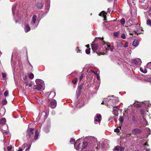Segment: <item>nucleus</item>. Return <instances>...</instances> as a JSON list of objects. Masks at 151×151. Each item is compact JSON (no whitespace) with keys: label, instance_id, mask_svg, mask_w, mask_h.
<instances>
[{"label":"nucleus","instance_id":"obj_1","mask_svg":"<svg viewBox=\"0 0 151 151\" xmlns=\"http://www.w3.org/2000/svg\"><path fill=\"white\" fill-rule=\"evenodd\" d=\"M35 81L37 85L34 86L35 89L39 90L42 88V87L44 86V82L43 81L40 79H37Z\"/></svg>","mask_w":151,"mask_h":151},{"label":"nucleus","instance_id":"obj_2","mask_svg":"<svg viewBox=\"0 0 151 151\" xmlns=\"http://www.w3.org/2000/svg\"><path fill=\"white\" fill-rule=\"evenodd\" d=\"M78 141L77 140V141L74 145V146L76 149L78 150H81L82 149L85 148L87 146V143L86 142H84L83 143H79L78 146L77 148L76 147V145L77 144V142Z\"/></svg>","mask_w":151,"mask_h":151},{"label":"nucleus","instance_id":"obj_3","mask_svg":"<svg viewBox=\"0 0 151 151\" xmlns=\"http://www.w3.org/2000/svg\"><path fill=\"white\" fill-rule=\"evenodd\" d=\"M34 129L29 128L27 131V136L28 139H31L33 136Z\"/></svg>","mask_w":151,"mask_h":151},{"label":"nucleus","instance_id":"obj_4","mask_svg":"<svg viewBox=\"0 0 151 151\" xmlns=\"http://www.w3.org/2000/svg\"><path fill=\"white\" fill-rule=\"evenodd\" d=\"M115 98H116L114 97L113 96H108L107 98L104 99V101H109L110 103L113 102V104L111 105L112 106H113V105H114V103H115L116 102Z\"/></svg>","mask_w":151,"mask_h":151},{"label":"nucleus","instance_id":"obj_5","mask_svg":"<svg viewBox=\"0 0 151 151\" xmlns=\"http://www.w3.org/2000/svg\"><path fill=\"white\" fill-rule=\"evenodd\" d=\"M37 18V16L36 15H33L32 20L31 22V25L32 26V27L35 29L37 27V24H35Z\"/></svg>","mask_w":151,"mask_h":151},{"label":"nucleus","instance_id":"obj_6","mask_svg":"<svg viewBox=\"0 0 151 151\" xmlns=\"http://www.w3.org/2000/svg\"><path fill=\"white\" fill-rule=\"evenodd\" d=\"M101 116L100 114H97L96 115V117L94 118V123L95 124H97V122H99L101 120Z\"/></svg>","mask_w":151,"mask_h":151},{"label":"nucleus","instance_id":"obj_7","mask_svg":"<svg viewBox=\"0 0 151 151\" xmlns=\"http://www.w3.org/2000/svg\"><path fill=\"white\" fill-rule=\"evenodd\" d=\"M132 63L136 65H140L142 63V61L140 59L137 58L133 60Z\"/></svg>","mask_w":151,"mask_h":151},{"label":"nucleus","instance_id":"obj_8","mask_svg":"<svg viewBox=\"0 0 151 151\" xmlns=\"http://www.w3.org/2000/svg\"><path fill=\"white\" fill-rule=\"evenodd\" d=\"M90 139L92 143V145H95L97 143V141L96 138L93 137H90Z\"/></svg>","mask_w":151,"mask_h":151},{"label":"nucleus","instance_id":"obj_9","mask_svg":"<svg viewBox=\"0 0 151 151\" xmlns=\"http://www.w3.org/2000/svg\"><path fill=\"white\" fill-rule=\"evenodd\" d=\"M124 148L121 146H116L113 150V151H123Z\"/></svg>","mask_w":151,"mask_h":151},{"label":"nucleus","instance_id":"obj_10","mask_svg":"<svg viewBox=\"0 0 151 151\" xmlns=\"http://www.w3.org/2000/svg\"><path fill=\"white\" fill-rule=\"evenodd\" d=\"M56 101L55 100H53L50 102V106L52 108H54L56 107Z\"/></svg>","mask_w":151,"mask_h":151},{"label":"nucleus","instance_id":"obj_11","mask_svg":"<svg viewBox=\"0 0 151 151\" xmlns=\"http://www.w3.org/2000/svg\"><path fill=\"white\" fill-rule=\"evenodd\" d=\"M141 132L142 130L139 129H135L132 130L133 133L134 134H139L141 133Z\"/></svg>","mask_w":151,"mask_h":151},{"label":"nucleus","instance_id":"obj_12","mask_svg":"<svg viewBox=\"0 0 151 151\" xmlns=\"http://www.w3.org/2000/svg\"><path fill=\"white\" fill-rule=\"evenodd\" d=\"M91 47L92 50L94 51L97 50L98 48V45L96 44H93L92 45Z\"/></svg>","mask_w":151,"mask_h":151},{"label":"nucleus","instance_id":"obj_13","mask_svg":"<svg viewBox=\"0 0 151 151\" xmlns=\"http://www.w3.org/2000/svg\"><path fill=\"white\" fill-rule=\"evenodd\" d=\"M139 42L137 40H135L133 41L132 45L133 46L136 47L138 46L139 45Z\"/></svg>","mask_w":151,"mask_h":151},{"label":"nucleus","instance_id":"obj_14","mask_svg":"<svg viewBox=\"0 0 151 151\" xmlns=\"http://www.w3.org/2000/svg\"><path fill=\"white\" fill-rule=\"evenodd\" d=\"M106 12L104 11L100 13L99 14V15L100 16H103L104 18V20H106Z\"/></svg>","mask_w":151,"mask_h":151},{"label":"nucleus","instance_id":"obj_15","mask_svg":"<svg viewBox=\"0 0 151 151\" xmlns=\"http://www.w3.org/2000/svg\"><path fill=\"white\" fill-rule=\"evenodd\" d=\"M6 120L4 118H2L0 120V124H5Z\"/></svg>","mask_w":151,"mask_h":151},{"label":"nucleus","instance_id":"obj_16","mask_svg":"<svg viewBox=\"0 0 151 151\" xmlns=\"http://www.w3.org/2000/svg\"><path fill=\"white\" fill-rule=\"evenodd\" d=\"M30 27L28 25H25L24 27V30L26 32H27L30 30Z\"/></svg>","mask_w":151,"mask_h":151},{"label":"nucleus","instance_id":"obj_17","mask_svg":"<svg viewBox=\"0 0 151 151\" xmlns=\"http://www.w3.org/2000/svg\"><path fill=\"white\" fill-rule=\"evenodd\" d=\"M133 104L134 105V106L137 108H139L140 107L142 106V104L140 103H139V102H138L137 103H134Z\"/></svg>","mask_w":151,"mask_h":151},{"label":"nucleus","instance_id":"obj_18","mask_svg":"<svg viewBox=\"0 0 151 151\" xmlns=\"http://www.w3.org/2000/svg\"><path fill=\"white\" fill-rule=\"evenodd\" d=\"M43 6V4L42 3H39L37 5V7L40 9L42 8Z\"/></svg>","mask_w":151,"mask_h":151},{"label":"nucleus","instance_id":"obj_19","mask_svg":"<svg viewBox=\"0 0 151 151\" xmlns=\"http://www.w3.org/2000/svg\"><path fill=\"white\" fill-rule=\"evenodd\" d=\"M107 47L106 48V50H108L109 49H110L111 51H112L114 49V47L113 46L111 47L110 45H107Z\"/></svg>","mask_w":151,"mask_h":151},{"label":"nucleus","instance_id":"obj_20","mask_svg":"<svg viewBox=\"0 0 151 151\" xmlns=\"http://www.w3.org/2000/svg\"><path fill=\"white\" fill-rule=\"evenodd\" d=\"M39 135V132L37 130L35 133V135L34 137V139L36 140L38 137Z\"/></svg>","mask_w":151,"mask_h":151},{"label":"nucleus","instance_id":"obj_21","mask_svg":"<svg viewBox=\"0 0 151 151\" xmlns=\"http://www.w3.org/2000/svg\"><path fill=\"white\" fill-rule=\"evenodd\" d=\"M147 24L148 25L151 27V20L148 19L147 21Z\"/></svg>","mask_w":151,"mask_h":151},{"label":"nucleus","instance_id":"obj_22","mask_svg":"<svg viewBox=\"0 0 151 151\" xmlns=\"http://www.w3.org/2000/svg\"><path fill=\"white\" fill-rule=\"evenodd\" d=\"M120 22L122 25H123L125 22V19L124 18L122 19L120 21Z\"/></svg>","mask_w":151,"mask_h":151},{"label":"nucleus","instance_id":"obj_23","mask_svg":"<svg viewBox=\"0 0 151 151\" xmlns=\"http://www.w3.org/2000/svg\"><path fill=\"white\" fill-rule=\"evenodd\" d=\"M29 78L30 79H32L34 77V75L33 73H31L29 75Z\"/></svg>","mask_w":151,"mask_h":151},{"label":"nucleus","instance_id":"obj_24","mask_svg":"<svg viewBox=\"0 0 151 151\" xmlns=\"http://www.w3.org/2000/svg\"><path fill=\"white\" fill-rule=\"evenodd\" d=\"M119 35V32H115L114 33V36L116 37H118Z\"/></svg>","mask_w":151,"mask_h":151},{"label":"nucleus","instance_id":"obj_25","mask_svg":"<svg viewBox=\"0 0 151 151\" xmlns=\"http://www.w3.org/2000/svg\"><path fill=\"white\" fill-rule=\"evenodd\" d=\"M97 146L96 147V149L97 150H98V148H100V147L101 148H103V147H104V145H101V146L100 147V146H98L99 145V143L97 144Z\"/></svg>","mask_w":151,"mask_h":151},{"label":"nucleus","instance_id":"obj_26","mask_svg":"<svg viewBox=\"0 0 151 151\" xmlns=\"http://www.w3.org/2000/svg\"><path fill=\"white\" fill-rule=\"evenodd\" d=\"M51 95L53 96V97H54L55 96V93L54 92H52L50 95V96H51Z\"/></svg>","mask_w":151,"mask_h":151},{"label":"nucleus","instance_id":"obj_27","mask_svg":"<svg viewBox=\"0 0 151 151\" xmlns=\"http://www.w3.org/2000/svg\"><path fill=\"white\" fill-rule=\"evenodd\" d=\"M2 104L3 105H5L7 103V101L6 100L4 99L2 101Z\"/></svg>","mask_w":151,"mask_h":151},{"label":"nucleus","instance_id":"obj_28","mask_svg":"<svg viewBox=\"0 0 151 151\" xmlns=\"http://www.w3.org/2000/svg\"><path fill=\"white\" fill-rule=\"evenodd\" d=\"M118 46L119 47H121L123 46V45L121 42H119L118 43Z\"/></svg>","mask_w":151,"mask_h":151},{"label":"nucleus","instance_id":"obj_29","mask_svg":"<svg viewBox=\"0 0 151 151\" xmlns=\"http://www.w3.org/2000/svg\"><path fill=\"white\" fill-rule=\"evenodd\" d=\"M90 49H86V53L88 54H89L90 52Z\"/></svg>","mask_w":151,"mask_h":151},{"label":"nucleus","instance_id":"obj_30","mask_svg":"<svg viewBox=\"0 0 151 151\" xmlns=\"http://www.w3.org/2000/svg\"><path fill=\"white\" fill-rule=\"evenodd\" d=\"M119 120L120 122L122 123L123 122L124 118L122 116H120Z\"/></svg>","mask_w":151,"mask_h":151},{"label":"nucleus","instance_id":"obj_31","mask_svg":"<svg viewBox=\"0 0 151 151\" xmlns=\"http://www.w3.org/2000/svg\"><path fill=\"white\" fill-rule=\"evenodd\" d=\"M77 78H76L75 79H74L72 81L73 83L74 84H76L77 83Z\"/></svg>","mask_w":151,"mask_h":151},{"label":"nucleus","instance_id":"obj_32","mask_svg":"<svg viewBox=\"0 0 151 151\" xmlns=\"http://www.w3.org/2000/svg\"><path fill=\"white\" fill-rule=\"evenodd\" d=\"M83 85H80L79 87L78 88V91H80L82 89Z\"/></svg>","mask_w":151,"mask_h":151},{"label":"nucleus","instance_id":"obj_33","mask_svg":"<svg viewBox=\"0 0 151 151\" xmlns=\"http://www.w3.org/2000/svg\"><path fill=\"white\" fill-rule=\"evenodd\" d=\"M8 91H5L4 93V95L6 97L8 96Z\"/></svg>","mask_w":151,"mask_h":151},{"label":"nucleus","instance_id":"obj_34","mask_svg":"<svg viewBox=\"0 0 151 151\" xmlns=\"http://www.w3.org/2000/svg\"><path fill=\"white\" fill-rule=\"evenodd\" d=\"M44 131L46 133H48L49 132V129L48 128H46L44 129Z\"/></svg>","mask_w":151,"mask_h":151},{"label":"nucleus","instance_id":"obj_35","mask_svg":"<svg viewBox=\"0 0 151 151\" xmlns=\"http://www.w3.org/2000/svg\"><path fill=\"white\" fill-rule=\"evenodd\" d=\"M2 77L4 78H6V74L5 73H2Z\"/></svg>","mask_w":151,"mask_h":151},{"label":"nucleus","instance_id":"obj_36","mask_svg":"<svg viewBox=\"0 0 151 151\" xmlns=\"http://www.w3.org/2000/svg\"><path fill=\"white\" fill-rule=\"evenodd\" d=\"M140 70L141 72H142L144 73H146L147 72V71L146 70H145L144 71H143V69L142 68H140Z\"/></svg>","mask_w":151,"mask_h":151},{"label":"nucleus","instance_id":"obj_37","mask_svg":"<svg viewBox=\"0 0 151 151\" xmlns=\"http://www.w3.org/2000/svg\"><path fill=\"white\" fill-rule=\"evenodd\" d=\"M121 37L123 39H125L126 38V36L124 34H122Z\"/></svg>","mask_w":151,"mask_h":151},{"label":"nucleus","instance_id":"obj_38","mask_svg":"<svg viewBox=\"0 0 151 151\" xmlns=\"http://www.w3.org/2000/svg\"><path fill=\"white\" fill-rule=\"evenodd\" d=\"M75 141V140L74 139L71 138L70 139V142L71 143L73 144L74 142Z\"/></svg>","mask_w":151,"mask_h":151},{"label":"nucleus","instance_id":"obj_39","mask_svg":"<svg viewBox=\"0 0 151 151\" xmlns=\"http://www.w3.org/2000/svg\"><path fill=\"white\" fill-rule=\"evenodd\" d=\"M96 53L99 55H104V54H105V53L104 52H96Z\"/></svg>","mask_w":151,"mask_h":151},{"label":"nucleus","instance_id":"obj_40","mask_svg":"<svg viewBox=\"0 0 151 151\" xmlns=\"http://www.w3.org/2000/svg\"><path fill=\"white\" fill-rule=\"evenodd\" d=\"M12 147L11 145L8 146L7 147V150L9 151H10L11 149H12Z\"/></svg>","mask_w":151,"mask_h":151},{"label":"nucleus","instance_id":"obj_41","mask_svg":"<svg viewBox=\"0 0 151 151\" xmlns=\"http://www.w3.org/2000/svg\"><path fill=\"white\" fill-rule=\"evenodd\" d=\"M149 15L151 17V7L150 8V9L148 12Z\"/></svg>","mask_w":151,"mask_h":151},{"label":"nucleus","instance_id":"obj_42","mask_svg":"<svg viewBox=\"0 0 151 151\" xmlns=\"http://www.w3.org/2000/svg\"><path fill=\"white\" fill-rule=\"evenodd\" d=\"M114 132H117V133H118V132H119L120 130H119V129L116 128V129H114Z\"/></svg>","mask_w":151,"mask_h":151},{"label":"nucleus","instance_id":"obj_43","mask_svg":"<svg viewBox=\"0 0 151 151\" xmlns=\"http://www.w3.org/2000/svg\"><path fill=\"white\" fill-rule=\"evenodd\" d=\"M15 6H13L12 7V12L13 14L14 13V9H15Z\"/></svg>","mask_w":151,"mask_h":151},{"label":"nucleus","instance_id":"obj_44","mask_svg":"<svg viewBox=\"0 0 151 151\" xmlns=\"http://www.w3.org/2000/svg\"><path fill=\"white\" fill-rule=\"evenodd\" d=\"M113 113L115 115H117V111H113Z\"/></svg>","mask_w":151,"mask_h":151},{"label":"nucleus","instance_id":"obj_45","mask_svg":"<svg viewBox=\"0 0 151 151\" xmlns=\"http://www.w3.org/2000/svg\"><path fill=\"white\" fill-rule=\"evenodd\" d=\"M83 78V76L82 74H81L79 78V81H81L82 79Z\"/></svg>","mask_w":151,"mask_h":151},{"label":"nucleus","instance_id":"obj_46","mask_svg":"<svg viewBox=\"0 0 151 151\" xmlns=\"http://www.w3.org/2000/svg\"><path fill=\"white\" fill-rule=\"evenodd\" d=\"M31 146L30 145H29L28 148L26 149V151H28L29 150L30 148V147Z\"/></svg>","mask_w":151,"mask_h":151},{"label":"nucleus","instance_id":"obj_47","mask_svg":"<svg viewBox=\"0 0 151 151\" xmlns=\"http://www.w3.org/2000/svg\"><path fill=\"white\" fill-rule=\"evenodd\" d=\"M80 94H81L80 91H78V92L77 94L78 96H79Z\"/></svg>","mask_w":151,"mask_h":151},{"label":"nucleus","instance_id":"obj_48","mask_svg":"<svg viewBox=\"0 0 151 151\" xmlns=\"http://www.w3.org/2000/svg\"><path fill=\"white\" fill-rule=\"evenodd\" d=\"M24 83L26 84V86H28L29 84V83L27 82H25Z\"/></svg>","mask_w":151,"mask_h":151},{"label":"nucleus","instance_id":"obj_49","mask_svg":"<svg viewBox=\"0 0 151 151\" xmlns=\"http://www.w3.org/2000/svg\"><path fill=\"white\" fill-rule=\"evenodd\" d=\"M124 47H128V44L127 42L126 43V44L124 45Z\"/></svg>","mask_w":151,"mask_h":151},{"label":"nucleus","instance_id":"obj_50","mask_svg":"<svg viewBox=\"0 0 151 151\" xmlns=\"http://www.w3.org/2000/svg\"><path fill=\"white\" fill-rule=\"evenodd\" d=\"M28 86L29 87H31L32 86V84L31 83H29Z\"/></svg>","mask_w":151,"mask_h":151},{"label":"nucleus","instance_id":"obj_51","mask_svg":"<svg viewBox=\"0 0 151 151\" xmlns=\"http://www.w3.org/2000/svg\"><path fill=\"white\" fill-rule=\"evenodd\" d=\"M22 149L21 148H20L17 151H22Z\"/></svg>","mask_w":151,"mask_h":151},{"label":"nucleus","instance_id":"obj_52","mask_svg":"<svg viewBox=\"0 0 151 151\" xmlns=\"http://www.w3.org/2000/svg\"><path fill=\"white\" fill-rule=\"evenodd\" d=\"M150 149H146V151H150Z\"/></svg>","mask_w":151,"mask_h":151},{"label":"nucleus","instance_id":"obj_53","mask_svg":"<svg viewBox=\"0 0 151 151\" xmlns=\"http://www.w3.org/2000/svg\"><path fill=\"white\" fill-rule=\"evenodd\" d=\"M96 74L97 75V73H96ZM97 79H98V80H99V76H98V75H97Z\"/></svg>","mask_w":151,"mask_h":151},{"label":"nucleus","instance_id":"obj_54","mask_svg":"<svg viewBox=\"0 0 151 151\" xmlns=\"http://www.w3.org/2000/svg\"><path fill=\"white\" fill-rule=\"evenodd\" d=\"M45 118H47V117L46 116V115H47V112H46L45 113Z\"/></svg>","mask_w":151,"mask_h":151},{"label":"nucleus","instance_id":"obj_55","mask_svg":"<svg viewBox=\"0 0 151 151\" xmlns=\"http://www.w3.org/2000/svg\"><path fill=\"white\" fill-rule=\"evenodd\" d=\"M86 46L88 47V48L89 47V44L88 45H86Z\"/></svg>","mask_w":151,"mask_h":151},{"label":"nucleus","instance_id":"obj_56","mask_svg":"<svg viewBox=\"0 0 151 151\" xmlns=\"http://www.w3.org/2000/svg\"><path fill=\"white\" fill-rule=\"evenodd\" d=\"M146 145H147V146H149V145L148 144H147V143H146L145 144V145L146 146Z\"/></svg>","mask_w":151,"mask_h":151},{"label":"nucleus","instance_id":"obj_57","mask_svg":"<svg viewBox=\"0 0 151 151\" xmlns=\"http://www.w3.org/2000/svg\"><path fill=\"white\" fill-rule=\"evenodd\" d=\"M92 72L94 73L95 74H96V73L95 72V71H92Z\"/></svg>","mask_w":151,"mask_h":151},{"label":"nucleus","instance_id":"obj_58","mask_svg":"<svg viewBox=\"0 0 151 151\" xmlns=\"http://www.w3.org/2000/svg\"><path fill=\"white\" fill-rule=\"evenodd\" d=\"M78 51H77V52H80V51H81V50H78Z\"/></svg>","mask_w":151,"mask_h":151},{"label":"nucleus","instance_id":"obj_59","mask_svg":"<svg viewBox=\"0 0 151 151\" xmlns=\"http://www.w3.org/2000/svg\"><path fill=\"white\" fill-rule=\"evenodd\" d=\"M4 132L6 133V134H8V132L7 131H5Z\"/></svg>","mask_w":151,"mask_h":151},{"label":"nucleus","instance_id":"obj_60","mask_svg":"<svg viewBox=\"0 0 151 151\" xmlns=\"http://www.w3.org/2000/svg\"><path fill=\"white\" fill-rule=\"evenodd\" d=\"M104 101H103V102L101 103V104H104Z\"/></svg>","mask_w":151,"mask_h":151},{"label":"nucleus","instance_id":"obj_61","mask_svg":"<svg viewBox=\"0 0 151 151\" xmlns=\"http://www.w3.org/2000/svg\"><path fill=\"white\" fill-rule=\"evenodd\" d=\"M130 35H133V34H132V33H130Z\"/></svg>","mask_w":151,"mask_h":151},{"label":"nucleus","instance_id":"obj_62","mask_svg":"<svg viewBox=\"0 0 151 151\" xmlns=\"http://www.w3.org/2000/svg\"><path fill=\"white\" fill-rule=\"evenodd\" d=\"M116 107V108H117L116 106H115V107H114H114Z\"/></svg>","mask_w":151,"mask_h":151},{"label":"nucleus","instance_id":"obj_63","mask_svg":"<svg viewBox=\"0 0 151 151\" xmlns=\"http://www.w3.org/2000/svg\"><path fill=\"white\" fill-rule=\"evenodd\" d=\"M30 65H31V66H32V65H31V64H30Z\"/></svg>","mask_w":151,"mask_h":151},{"label":"nucleus","instance_id":"obj_64","mask_svg":"<svg viewBox=\"0 0 151 151\" xmlns=\"http://www.w3.org/2000/svg\"><path fill=\"white\" fill-rule=\"evenodd\" d=\"M139 33H142V32H139Z\"/></svg>","mask_w":151,"mask_h":151}]
</instances>
